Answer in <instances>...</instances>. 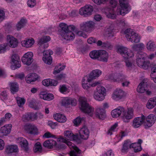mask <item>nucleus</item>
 <instances>
[{
	"mask_svg": "<svg viewBox=\"0 0 156 156\" xmlns=\"http://www.w3.org/2000/svg\"><path fill=\"white\" fill-rule=\"evenodd\" d=\"M79 101L80 109L83 112L91 117L94 116L100 119H104L105 118V112L103 108L98 107L95 108L94 111V108L88 104L85 98L80 97Z\"/></svg>",
	"mask_w": 156,
	"mask_h": 156,
	"instance_id": "nucleus-1",
	"label": "nucleus"
},
{
	"mask_svg": "<svg viewBox=\"0 0 156 156\" xmlns=\"http://www.w3.org/2000/svg\"><path fill=\"white\" fill-rule=\"evenodd\" d=\"M119 6L118 7L114 12L112 9L108 8L106 10L107 16L109 18L114 19L116 15L124 16L129 12L130 8L127 0H119Z\"/></svg>",
	"mask_w": 156,
	"mask_h": 156,
	"instance_id": "nucleus-2",
	"label": "nucleus"
},
{
	"mask_svg": "<svg viewBox=\"0 0 156 156\" xmlns=\"http://www.w3.org/2000/svg\"><path fill=\"white\" fill-rule=\"evenodd\" d=\"M83 137H59L57 140L60 142H64L66 144L69 148L73 149L70 153V156H81V151L74 144H72L70 140H75L77 143L81 142L80 139Z\"/></svg>",
	"mask_w": 156,
	"mask_h": 156,
	"instance_id": "nucleus-3",
	"label": "nucleus"
},
{
	"mask_svg": "<svg viewBox=\"0 0 156 156\" xmlns=\"http://www.w3.org/2000/svg\"><path fill=\"white\" fill-rule=\"evenodd\" d=\"M105 78L113 82L120 83L126 78V76L123 73H119L118 71H116L106 75Z\"/></svg>",
	"mask_w": 156,
	"mask_h": 156,
	"instance_id": "nucleus-4",
	"label": "nucleus"
},
{
	"mask_svg": "<svg viewBox=\"0 0 156 156\" xmlns=\"http://www.w3.org/2000/svg\"><path fill=\"white\" fill-rule=\"evenodd\" d=\"M125 37L127 40L132 43H137L140 42V36L132 29H127L125 31Z\"/></svg>",
	"mask_w": 156,
	"mask_h": 156,
	"instance_id": "nucleus-5",
	"label": "nucleus"
},
{
	"mask_svg": "<svg viewBox=\"0 0 156 156\" xmlns=\"http://www.w3.org/2000/svg\"><path fill=\"white\" fill-rule=\"evenodd\" d=\"M106 95V91L105 88L102 86H98L96 88L93 94L94 99L98 101H103Z\"/></svg>",
	"mask_w": 156,
	"mask_h": 156,
	"instance_id": "nucleus-6",
	"label": "nucleus"
},
{
	"mask_svg": "<svg viewBox=\"0 0 156 156\" xmlns=\"http://www.w3.org/2000/svg\"><path fill=\"white\" fill-rule=\"evenodd\" d=\"M117 51L125 59L131 58L134 56V53L132 51L126 47L123 46L117 47Z\"/></svg>",
	"mask_w": 156,
	"mask_h": 156,
	"instance_id": "nucleus-7",
	"label": "nucleus"
},
{
	"mask_svg": "<svg viewBox=\"0 0 156 156\" xmlns=\"http://www.w3.org/2000/svg\"><path fill=\"white\" fill-rule=\"evenodd\" d=\"M134 116V110L132 108H129L126 110H125L124 108V111L122 112L121 117L124 122H129L130 120L132 119Z\"/></svg>",
	"mask_w": 156,
	"mask_h": 156,
	"instance_id": "nucleus-8",
	"label": "nucleus"
},
{
	"mask_svg": "<svg viewBox=\"0 0 156 156\" xmlns=\"http://www.w3.org/2000/svg\"><path fill=\"white\" fill-rule=\"evenodd\" d=\"M93 10V8L92 5H86L80 9L79 13L81 16L87 17L91 15Z\"/></svg>",
	"mask_w": 156,
	"mask_h": 156,
	"instance_id": "nucleus-9",
	"label": "nucleus"
},
{
	"mask_svg": "<svg viewBox=\"0 0 156 156\" xmlns=\"http://www.w3.org/2000/svg\"><path fill=\"white\" fill-rule=\"evenodd\" d=\"M6 43L8 48H17L18 45L19 41L18 40L14 37L12 35H8L6 37Z\"/></svg>",
	"mask_w": 156,
	"mask_h": 156,
	"instance_id": "nucleus-10",
	"label": "nucleus"
},
{
	"mask_svg": "<svg viewBox=\"0 0 156 156\" xmlns=\"http://www.w3.org/2000/svg\"><path fill=\"white\" fill-rule=\"evenodd\" d=\"M126 95V93L123 90L117 88L113 92L112 98L115 101H118L123 98Z\"/></svg>",
	"mask_w": 156,
	"mask_h": 156,
	"instance_id": "nucleus-11",
	"label": "nucleus"
},
{
	"mask_svg": "<svg viewBox=\"0 0 156 156\" xmlns=\"http://www.w3.org/2000/svg\"><path fill=\"white\" fill-rule=\"evenodd\" d=\"M33 56V53L31 51L26 53L22 58L21 61L22 62L24 65L27 66L30 65L34 60Z\"/></svg>",
	"mask_w": 156,
	"mask_h": 156,
	"instance_id": "nucleus-12",
	"label": "nucleus"
},
{
	"mask_svg": "<svg viewBox=\"0 0 156 156\" xmlns=\"http://www.w3.org/2000/svg\"><path fill=\"white\" fill-rule=\"evenodd\" d=\"M94 23L92 21L83 22L80 25L81 29L86 31H91L94 29L95 27Z\"/></svg>",
	"mask_w": 156,
	"mask_h": 156,
	"instance_id": "nucleus-13",
	"label": "nucleus"
},
{
	"mask_svg": "<svg viewBox=\"0 0 156 156\" xmlns=\"http://www.w3.org/2000/svg\"><path fill=\"white\" fill-rule=\"evenodd\" d=\"M156 116L153 114H151L145 117L144 125L146 128L150 127L155 123Z\"/></svg>",
	"mask_w": 156,
	"mask_h": 156,
	"instance_id": "nucleus-14",
	"label": "nucleus"
},
{
	"mask_svg": "<svg viewBox=\"0 0 156 156\" xmlns=\"http://www.w3.org/2000/svg\"><path fill=\"white\" fill-rule=\"evenodd\" d=\"M43 53L42 59L44 62L48 64H51L52 62V58L51 55L53 54V51L50 50H44L43 51Z\"/></svg>",
	"mask_w": 156,
	"mask_h": 156,
	"instance_id": "nucleus-15",
	"label": "nucleus"
},
{
	"mask_svg": "<svg viewBox=\"0 0 156 156\" xmlns=\"http://www.w3.org/2000/svg\"><path fill=\"white\" fill-rule=\"evenodd\" d=\"M145 117L142 115L140 117H136L133 121V126L135 128L139 127L145 122Z\"/></svg>",
	"mask_w": 156,
	"mask_h": 156,
	"instance_id": "nucleus-16",
	"label": "nucleus"
},
{
	"mask_svg": "<svg viewBox=\"0 0 156 156\" xmlns=\"http://www.w3.org/2000/svg\"><path fill=\"white\" fill-rule=\"evenodd\" d=\"M24 129L27 133L30 134L35 135L39 133L37 128L34 125L27 124L24 126Z\"/></svg>",
	"mask_w": 156,
	"mask_h": 156,
	"instance_id": "nucleus-17",
	"label": "nucleus"
},
{
	"mask_svg": "<svg viewBox=\"0 0 156 156\" xmlns=\"http://www.w3.org/2000/svg\"><path fill=\"white\" fill-rule=\"evenodd\" d=\"M12 128L11 124H7L0 128V133L2 136H7L11 132Z\"/></svg>",
	"mask_w": 156,
	"mask_h": 156,
	"instance_id": "nucleus-18",
	"label": "nucleus"
},
{
	"mask_svg": "<svg viewBox=\"0 0 156 156\" xmlns=\"http://www.w3.org/2000/svg\"><path fill=\"white\" fill-rule=\"evenodd\" d=\"M35 43V40L32 37L26 38L21 42L22 46L24 47L29 48L32 47Z\"/></svg>",
	"mask_w": 156,
	"mask_h": 156,
	"instance_id": "nucleus-19",
	"label": "nucleus"
},
{
	"mask_svg": "<svg viewBox=\"0 0 156 156\" xmlns=\"http://www.w3.org/2000/svg\"><path fill=\"white\" fill-rule=\"evenodd\" d=\"M76 101V99L70 97H66L63 98L62 101V104L65 106H68L69 105H75Z\"/></svg>",
	"mask_w": 156,
	"mask_h": 156,
	"instance_id": "nucleus-20",
	"label": "nucleus"
},
{
	"mask_svg": "<svg viewBox=\"0 0 156 156\" xmlns=\"http://www.w3.org/2000/svg\"><path fill=\"white\" fill-rule=\"evenodd\" d=\"M148 81L147 79H144L139 84L137 88L138 92L142 93L145 91L147 87Z\"/></svg>",
	"mask_w": 156,
	"mask_h": 156,
	"instance_id": "nucleus-21",
	"label": "nucleus"
},
{
	"mask_svg": "<svg viewBox=\"0 0 156 156\" xmlns=\"http://www.w3.org/2000/svg\"><path fill=\"white\" fill-rule=\"evenodd\" d=\"M98 60L104 62H107L109 58L108 53L105 50H100Z\"/></svg>",
	"mask_w": 156,
	"mask_h": 156,
	"instance_id": "nucleus-22",
	"label": "nucleus"
},
{
	"mask_svg": "<svg viewBox=\"0 0 156 156\" xmlns=\"http://www.w3.org/2000/svg\"><path fill=\"white\" fill-rule=\"evenodd\" d=\"M136 63L138 66L144 69H148L150 65V62L144 59H136Z\"/></svg>",
	"mask_w": 156,
	"mask_h": 156,
	"instance_id": "nucleus-23",
	"label": "nucleus"
},
{
	"mask_svg": "<svg viewBox=\"0 0 156 156\" xmlns=\"http://www.w3.org/2000/svg\"><path fill=\"white\" fill-rule=\"evenodd\" d=\"M11 61L14 64L15 68L16 69L21 67L20 62L19 56L16 54H13L11 56Z\"/></svg>",
	"mask_w": 156,
	"mask_h": 156,
	"instance_id": "nucleus-24",
	"label": "nucleus"
},
{
	"mask_svg": "<svg viewBox=\"0 0 156 156\" xmlns=\"http://www.w3.org/2000/svg\"><path fill=\"white\" fill-rule=\"evenodd\" d=\"M74 30H68L66 32H64L61 35L64 39L66 40H73L75 37V35L73 32Z\"/></svg>",
	"mask_w": 156,
	"mask_h": 156,
	"instance_id": "nucleus-25",
	"label": "nucleus"
},
{
	"mask_svg": "<svg viewBox=\"0 0 156 156\" xmlns=\"http://www.w3.org/2000/svg\"><path fill=\"white\" fill-rule=\"evenodd\" d=\"M142 142V140L141 139H139L137 143H134L130 144V148H132L135 152H137L141 151L142 148L141 147V144Z\"/></svg>",
	"mask_w": 156,
	"mask_h": 156,
	"instance_id": "nucleus-26",
	"label": "nucleus"
},
{
	"mask_svg": "<svg viewBox=\"0 0 156 156\" xmlns=\"http://www.w3.org/2000/svg\"><path fill=\"white\" fill-rule=\"evenodd\" d=\"M131 142L129 140L125 141L123 144L122 148L120 150V153L122 154H126L128 151L129 148H130V144Z\"/></svg>",
	"mask_w": 156,
	"mask_h": 156,
	"instance_id": "nucleus-27",
	"label": "nucleus"
},
{
	"mask_svg": "<svg viewBox=\"0 0 156 156\" xmlns=\"http://www.w3.org/2000/svg\"><path fill=\"white\" fill-rule=\"evenodd\" d=\"M51 38L49 36H44L41 38L38 41V44L41 47L47 48L48 45L46 43L50 40Z\"/></svg>",
	"mask_w": 156,
	"mask_h": 156,
	"instance_id": "nucleus-28",
	"label": "nucleus"
},
{
	"mask_svg": "<svg viewBox=\"0 0 156 156\" xmlns=\"http://www.w3.org/2000/svg\"><path fill=\"white\" fill-rule=\"evenodd\" d=\"M102 71L99 69L93 70L90 74L88 77L92 80L99 77L102 74Z\"/></svg>",
	"mask_w": 156,
	"mask_h": 156,
	"instance_id": "nucleus-29",
	"label": "nucleus"
},
{
	"mask_svg": "<svg viewBox=\"0 0 156 156\" xmlns=\"http://www.w3.org/2000/svg\"><path fill=\"white\" fill-rule=\"evenodd\" d=\"M40 98L44 100L50 101L54 98V96L51 94H48L45 91H41L39 94Z\"/></svg>",
	"mask_w": 156,
	"mask_h": 156,
	"instance_id": "nucleus-30",
	"label": "nucleus"
},
{
	"mask_svg": "<svg viewBox=\"0 0 156 156\" xmlns=\"http://www.w3.org/2000/svg\"><path fill=\"white\" fill-rule=\"evenodd\" d=\"M124 111V108L120 107L112 110L111 112V115L113 118H117L119 117L122 114Z\"/></svg>",
	"mask_w": 156,
	"mask_h": 156,
	"instance_id": "nucleus-31",
	"label": "nucleus"
},
{
	"mask_svg": "<svg viewBox=\"0 0 156 156\" xmlns=\"http://www.w3.org/2000/svg\"><path fill=\"white\" fill-rule=\"evenodd\" d=\"M19 149L17 146L16 145H11L7 146L5 148V151L7 154L18 152Z\"/></svg>",
	"mask_w": 156,
	"mask_h": 156,
	"instance_id": "nucleus-32",
	"label": "nucleus"
},
{
	"mask_svg": "<svg viewBox=\"0 0 156 156\" xmlns=\"http://www.w3.org/2000/svg\"><path fill=\"white\" fill-rule=\"evenodd\" d=\"M42 84L45 86H56L58 83V82L54 80L50 79H44L42 81Z\"/></svg>",
	"mask_w": 156,
	"mask_h": 156,
	"instance_id": "nucleus-33",
	"label": "nucleus"
},
{
	"mask_svg": "<svg viewBox=\"0 0 156 156\" xmlns=\"http://www.w3.org/2000/svg\"><path fill=\"white\" fill-rule=\"evenodd\" d=\"M59 27L62 30L64 31V32H66L70 30H74L76 28L75 26L73 25L68 26L66 23H63L59 24Z\"/></svg>",
	"mask_w": 156,
	"mask_h": 156,
	"instance_id": "nucleus-34",
	"label": "nucleus"
},
{
	"mask_svg": "<svg viewBox=\"0 0 156 156\" xmlns=\"http://www.w3.org/2000/svg\"><path fill=\"white\" fill-rule=\"evenodd\" d=\"M38 78V75L36 73H31L28 74L25 78L27 82L30 83L31 82H34L37 80Z\"/></svg>",
	"mask_w": 156,
	"mask_h": 156,
	"instance_id": "nucleus-35",
	"label": "nucleus"
},
{
	"mask_svg": "<svg viewBox=\"0 0 156 156\" xmlns=\"http://www.w3.org/2000/svg\"><path fill=\"white\" fill-rule=\"evenodd\" d=\"M113 30V26L112 24L105 28V36L107 37L113 36L114 34Z\"/></svg>",
	"mask_w": 156,
	"mask_h": 156,
	"instance_id": "nucleus-36",
	"label": "nucleus"
},
{
	"mask_svg": "<svg viewBox=\"0 0 156 156\" xmlns=\"http://www.w3.org/2000/svg\"><path fill=\"white\" fill-rule=\"evenodd\" d=\"M156 105V97L150 98L147 104V108L149 109L153 108Z\"/></svg>",
	"mask_w": 156,
	"mask_h": 156,
	"instance_id": "nucleus-37",
	"label": "nucleus"
},
{
	"mask_svg": "<svg viewBox=\"0 0 156 156\" xmlns=\"http://www.w3.org/2000/svg\"><path fill=\"white\" fill-rule=\"evenodd\" d=\"M92 80L89 77L87 80L84 78L82 79V85L83 88L85 90H88L90 88V83Z\"/></svg>",
	"mask_w": 156,
	"mask_h": 156,
	"instance_id": "nucleus-38",
	"label": "nucleus"
},
{
	"mask_svg": "<svg viewBox=\"0 0 156 156\" xmlns=\"http://www.w3.org/2000/svg\"><path fill=\"white\" fill-rule=\"evenodd\" d=\"M53 116L54 119L59 122H64L66 120V117L61 114L56 113Z\"/></svg>",
	"mask_w": 156,
	"mask_h": 156,
	"instance_id": "nucleus-39",
	"label": "nucleus"
},
{
	"mask_svg": "<svg viewBox=\"0 0 156 156\" xmlns=\"http://www.w3.org/2000/svg\"><path fill=\"white\" fill-rule=\"evenodd\" d=\"M56 145V143L55 141L52 140H46L43 144V145L44 147L49 148H52Z\"/></svg>",
	"mask_w": 156,
	"mask_h": 156,
	"instance_id": "nucleus-40",
	"label": "nucleus"
},
{
	"mask_svg": "<svg viewBox=\"0 0 156 156\" xmlns=\"http://www.w3.org/2000/svg\"><path fill=\"white\" fill-rule=\"evenodd\" d=\"M27 22V20L26 19L23 18L19 21L17 23L16 26V29L18 31L20 30L21 29L24 27Z\"/></svg>",
	"mask_w": 156,
	"mask_h": 156,
	"instance_id": "nucleus-41",
	"label": "nucleus"
},
{
	"mask_svg": "<svg viewBox=\"0 0 156 156\" xmlns=\"http://www.w3.org/2000/svg\"><path fill=\"white\" fill-rule=\"evenodd\" d=\"M156 47L155 43L153 41L150 40L146 44V48L149 51H154Z\"/></svg>",
	"mask_w": 156,
	"mask_h": 156,
	"instance_id": "nucleus-42",
	"label": "nucleus"
},
{
	"mask_svg": "<svg viewBox=\"0 0 156 156\" xmlns=\"http://www.w3.org/2000/svg\"><path fill=\"white\" fill-rule=\"evenodd\" d=\"M100 50H94L90 51L89 54L90 57L94 60L97 59L98 60Z\"/></svg>",
	"mask_w": 156,
	"mask_h": 156,
	"instance_id": "nucleus-43",
	"label": "nucleus"
},
{
	"mask_svg": "<svg viewBox=\"0 0 156 156\" xmlns=\"http://www.w3.org/2000/svg\"><path fill=\"white\" fill-rule=\"evenodd\" d=\"M18 140H21L19 142H18L19 143L21 147L25 150H27L28 145V143L27 141L22 137L18 138Z\"/></svg>",
	"mask_w": 156,
	"mask_h": 156,
	"instance_id": "nucleus-44",
	"label": "nucleus"
},
{
	"mask_svg": "<svg viewBox=\"0 0 156 156\" xmlns=\"http://www.w3.org/2000/svg\"><path fill=\"white\" fill-rule=\"evenodd\" d=\"M24 116L27 120H31L34 121L37 119L36 113H30Z\"/></svg>",
	"mask_w": 156,
	"mask_h": 156,
	"instance_id": "nucleus-45",
	"label": "nucleus"
},
{
	"mask_svg": "<svg viewBox=\"0 0 156 156\" xmlns=\"http://www.w3.org/2000/svg\"><path fill=\"white\" fill-rule=\"evenodd\" d=\"M10 89L11 92L14 94L19 90V87L16 83H11L10 84Z\"/></svg>",
	"mask_w": 156,
	"mask_h": 156,
	"instance_id": "nucleus-46",
	"label": "nucleus"
},
{
	"mask_svg": "<svg viewBox=\"0 0 156 156\" xmlns=\"http://www.w3.org/2000/svg\"><path fill=\"white\" fill-rule=\"evenodd\" d=\"M79 133L80 136H88L89 132L87 127L84 126L80 130Z\"/></svg>",
	"mask_w": 156,
	"mask_h": 156,
	"instance_id": "nucleus-47",
	"label": "nucleus"
},
{
	"mask_svg": "<svg viewBox=\"0 0 156 156\" xmlns=\"http://www.w3.org/2000/svg\"><path fill=\"white\" fill-rule=\"evenodd\" d=\"M65 66L64 65H61V64L57 65L55 67L53 73L56 74L60 73V71L64 69Z\"/></svg>",
	"mask_w": 156,
	"mask_h": 156,
	"instance_id": "nucleus-48",
	"label": "nucleus"
},
{
	"mask_svg": "<svg viewBox=\"0 0 156 156\" xmlns=\"http://www.w3.org/2000/svg\"><path fill=\"white\" fill-rule=\"evenodd\" d=\"M29 106L30 107L36 110L39 108L40 105L36 100H33L29 102Z\"/></svg>",
	"mask_w": 156,
	"mask_h": 156,
	"instance_id": "nucleus-49",
	"label": "nucleus"
},
{
	"mask_svg": "<svg viewBox=\"0 0 156 156\" xmlns=\"http://www.w3.org/2000/svg\"><path fill=\"white\" fill-rule=\"evenodd\" d=\"M59 90L60 92L63 94L69 92L68 87L65 84L61 85L59 87Z\"/></svg>",
	"mask_w": 156,
	"mask_h": 156,
	"instance_id": "nucleus-50",
	"label": "nucleus"
},
{
	"mask_svg": "<svg viewBox=\"0 0 156 156\" xmlns=\"http://www.w3.org/2000/svg\"><path fill=\"white\" fill-rule=\"evenodd\" d=\"M151 76L154 82L156 83V67H154L152 68Z\"/></svg>",
	"mask_w": 156,
	"mask_h": 156,
	"instance_id": "nucleus-51",
	"label": "nucleus"
},
{
	"mask_svg": "<svg viewBox=\"0 0 156 156\" xmlns=\"http://www.w3.org/2000/svg\"><path fill=\"white\" fill-rule=\"evenodd\" d=\"M64 135L65 136H78V134H74L72 131L67 130L65 131L64 133Z\"/></svg>",
	"mask_w": 156,
	"mask_h": 156,
	"instance_id": "nucleus-52",
	"label": "nucleus"
},
{
	"mask_svg": "<svg viewBox=\"0 0 156 156\" xmlns=\"http://www.w3.org/2000/svg\"><path fill=\"white\" fill-rule=\"evenodd\" d=\"M11 116L12 115L10 113H7L5 115L4 117H2L1 118L4 124L7 121L10 120Z\"/></svg>",
	"mask_w": 156,
	"mask_h": 156,
	"instance_id": "nucleus-53",
	"label": "nucleus"
},
{
	"mask_svg": "<svg viewBox=\"0 0 156 156\" xmlns=\"http://www.w3.org/2000/svg\"><path fill=\"white\" fill-rule=\"evenodd\" d=\"M7 48L6 43L0 44V54L5 53Z\"/></svg>",
	"mask_w": 156,
	"mask_h": 156,
	"instance_id": "nucleus-54",
	"label": "nucleus"
},
{
	"mask_svg": "<svg viewBox=\"0 0 156 156\" xmlns=\"http://www.w3.org/2000/svg\"><path fill=\"white\" fill-rule=\"evenodd\" d=\"M147 55L144 52H141L137 53L136 55V59H145Z\"/></svg>",
	"mask_w": 156,
	"mask_h": 156,
	"instance_id": "nucleus-55",
	"label": "nucleus"
},
{
	"mask_svg": "<svg viewBox=\"0 0 156 156\" xmlns=\"http://www.w3.org/2000/svg\"><path fill=\"white\" fill-rule=\"evenodd\" d=\"M16 99L17 104L20 107L22 106L24 104L25 101L24 99L19 97H16Z\"/></svg>",
	"mask_w": 156,
	"mask_h": 156,
	"instance_id": "nucleus-56",
	"label": "nucleus"
},
{
	"mask_svg": "<svg viewBox=\"0 0 156 156\" xmlns=\"http://www.w3.org/2000/svg\"><path fill=\"white\" fill-rule=\"evenodd\" d=\"M83 119V118L77 117L73 120V123L75 126H78L80 124Z\"/></svg>",
	"mask_w": 156,
	"mask_h": 156,
	"instance_id": "nucleus-57",
	"label": "nucleus"
},
{
	"mask_svg": "<svg viewBox=\"0 0 156 156\" xmlns=\"http://www.w3.org/2000/svg\"><path fill=\"white\" fill-rule=\"evenodd\" d=\"M41 146L39 142L37 143L34 147V150L35 152H36L38 151H40L41 150Z\"/></svg>",
	"mask_w": 156,
	"mask_h": 156,
	"instance_id": "nucleus-58",
	"label": "nucleus"
},
{
	"mask_svg": "<svg viewBox=\"0 0 156 156\" xmlns=\"http://www.w3.org/2000/svg\"><path fill=\"white\" fill-rule=\"evenodd\" d=\"M117 126L118 124L115 123L111 126L110 129L108 130L107 132L108 135L111 136L112 135V132L114 131L115 129Z\"/></svg>",
	"mask_w": 156,
	"mask_h": 156,
	"instance_id": "nucleus-59",
	"label": "nucleus"
},
{
	"mask_svg": "<svg viewBox=\"0 0 156 156\" xmlns=\"http://www.w3.org/2000/svg\"><path fill=\"white\" fill-rule=\"evenodd\" d=\"M27 4L29 7L33 8L36 5V2L35 0H28Z\"/></svg>",
	"mask_w": 156,
	"mask_h": 156,
	"instance_id": "nucleus-60",
	"label": "nucleus"
},
{
	"mask_svg": "<svg viewBox=\"0 0 156 156\" xmlns=\"http://www.w3.org/2000/svg\"><path fill=\"white\" fill-rule=\"evenodd\" d=\"M15 77L17 79L23 80L25 77V75L23 73H21L16 74L15 76Z\"/></svg>",
	"mask_w": 156,
	"mask_h": 156,
	"instance_id": "nucleus-61",
	"label": "nucleus"
},
{
	"mask_svg": "<svg viewBox=\"0 0 156 156\" xmlns=\"http://www.w3.org/2000/svg\"><path fill=\"white\" fill-rule=\"evenodd\" d=\"M48 125L52 129L55 128L57 124L56 122H54L51 121H49L48 122Z\"/></svg>",
	"mask_w": 156,
	"mask_h": 156,
	"instance_id": "nucleus-62",
	"label": "nucleus"
},
{
	"mask_svg": "<svg viewBox=\"0 0 156 156\" xmlns=\"http://www.w3.org/2000/svg\"><path fill=\"white\" fill-rule=\"evenodd\" d=\"M121 82L122 86L123 87H128L130 83L126 79V78L125 79Z\"/></svg>",
	"mask_w": 156,
	"mask_h": 156,
	"instance_id": "nucleus-63",
	"label": "nucleus"
},
{
	"mask_svg": "<svg viewBox=\"0 0 156 156\" xmlns=\"http://www.w3.org/2000/svg\"><path fill=\"white\" fill-rule=\"evenodd\" d=\"M107 0H92V1L96 4L100 5L104 3Z\"/></svg>",
	"mask_w": 156,
	"mask_h": 156,
	"instance_id": "nucleus-64",
	"label": "nucleus"
}]
</instances>
